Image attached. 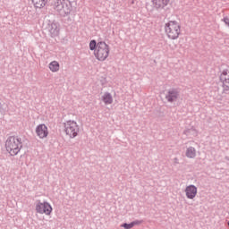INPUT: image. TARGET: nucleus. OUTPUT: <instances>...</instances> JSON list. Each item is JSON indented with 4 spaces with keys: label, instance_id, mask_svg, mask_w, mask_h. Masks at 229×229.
Listing matches in <instances>:
<instances>
[{
    "label": "nucleus",
    "instance_id": "obj_1",
    "mask_svg": "<svg viewBox=\"0 0 229 229\" xmlns=\"http://www.w3.org/2000/svg\"><path fill=\"white\" fill-rule=\"evenodd\" d=\"M89 49L94 51V55L99 62H105L110 55V47L103 41L97 43L96 40H91Z\"/></svg>",
    "mask_w": 229,
    "mask_h": 229
},
{
    "label": "nucleus",
    "instance_id": "obj_2",
    "mask_svg": "<svg viewBox=\"0 0 229 229\" xmlns=\"http://www.w3.org/2000/svg\"><path fill=\"white\" fill-rule=\"evenodd\" d=\"M165 33L170 40H176L182 35V25L176 21L165 23Z\"/></svg>",
    "mask_w": 229,
    "mask_h": 229
},
{
    "label": "nucleus",
    "instance_id": "obj_3",
    "mask_svg": "<svg viewBox=\"0 0 229 229\" xmlns=\"http://www.w3.org/2000/svg\"><path fill=\"white\" fill-rule=\"evenodd\" d=\"M5 149L12 157H15L22 149V141L18 137L11 136L5 141Z\"/></svg>",
    "mask_w": 229,
    "mask_h": 229
},
{
    "label": "nucleus",
    "instance_id": "obj_4",
    "mask_svg": "<svg viewBox=\"0 0 229 229\" xmlns=\"http://www.w3.org/2000/svg\"><path fill=\"white\" fill-rule=\"evenodd\" d=\"M64 131L69 139H76L80 133V125L74 120L66 121L64 123Z\"/></svg>",
    "mask_w": 229,
    "mask_h": 229
},
{
    "label": "nucleus",
    "instance_id": "obj_5",
    "mask_svg": "<svg viewBox=\"0 0 229 229\" xmlns=\"http://www.w3.org/2000/svg\"><path fill=\"white\" fill-rule=\"evenodd\" d=\"M36 212L41 215L45 214V216H51L53 212V207H51V204H49V202L38 201L36 204Z\"/></svg>",
    "mask_w": 229,
    "mask_h": 229
},
{
    "label": "nucleus",
    "instance_id": "obj_6",
    "mask_svg": "<svg viewBox=\"0 0 229 229\" xmlns=\"http://www.w3.org/2000/svg\"><path fill=\"white\" fill-rule=\"evenodd\" d=\"M35 131L38 139H47L49 136V129L47 128V125L44 123L37 125Z\"/></svg>",
    "mask_w": 229,
    "mask_h": 229
},
{
    "label": "nucleus",
    "instance_id": "obj_7",
    "mask_svg": "<svg viewBox=\"0 0 229 229\" xmlns=\"http://www.w3.org/2000/svg\"><path fill=\"white\" fill-rule=\"evenodd\" d=\"M220 81L224 90H229V71L224 70L220 74Z\"/></svg>",
    "mask_w": 229,
    "mask_h": 229
},
{
    "label": "nucleus",
    "instance_id": "obj_8",
    "mask_svg": "<svg viewBox=\"0 0 229 229\" xmlns=\"http://www.w3.org/2000/svg\"><path fill=\"white\" fill-rule=\"evenodd\" d=\"M180 97V92L177 91V89H169L165 95V99L168 101V103H173L178 99Z\"/></svg>",
    "mask_w": 229,
    "mask_h": 229
},
{
    "label": "nucleus",
    "instance_id": "obj_9",
    "mask_svg": "<svg viewBox=\"0 0 229 229\" xmlns=\"http://www.w3.org/2000/svg\"><path fill=\"white\" fill-rule=\"evenodd\" d=\"M185 193L188 199H194L198 194V188L194 185L187 186L185 189Z\"/></svg>",
    "mask_w": 229,
    "mask_h": 229
},
{
    "label": "nucleus",
    "instance_id": "obj_10",
    "mask_svg": "<svg viewBox=\"0 0 229 229\" xmlns=\"http://www.w3.org/2000/svg\"><path fill=\"white\" fill-rule=\"evenodd\" d=\"M171 3V0H152V6L156 10H162Z\"/></svg>",
    "mask_w": 229,
    "mask_h": 229
},
{
    "label": "nucleus",
    "instance_id": "obj_11",
    "mask_svg": "<svg viewBox=\"0 0 229 229\" xmlns=\"http://www.w3.org/2000/svg\"><path fill=\"white\" fill-rule=\"evenodd\" d=\"M48 31L51 33L52 37H58V35H60V25H58V23L52 22L48 26Z\"/></svg>",
    "mask_w": 229,
    "mask_h": 229
},
{
    "label": "nucleus",
    "instance_id": "obj_12",
    "mask_svg": "<svg viewBox=\"0 0 229 229\" xmlns=\"http://www.w3.org/2000/svg\"><path fill=\"white\" fill-rule=\"evenodd\" d=\"M31 3L36 10H42V8H46L47 0H31Z\"/></svg>",
    "mask_w": 229,
    "mask_h": 229
},
{
    "label": "nucleus",
    "instance_id": "obj_13",
    "mask_svg": "<svg viewBox=\"0 0 229 229\" xmlns=\"http://www.w3.org/2000/svg\"><path fill=\"white\" fill-rule=\"evenodd\" d=\"M54 8L57 12H63V13H69V11H66L65 7H64V4L62 3V0H56L54 3Z\"/></svg>",
    "mask_w": 229,
    "mask_h": 229
},
{
    "label": "nucleus",
    "instance_id": "obj_14",
    "mask_svg": "<svg viewBox=\"0 0 229 229\" xmlns=\"http://www.w3.org/2000/svg\"><path fill=\"white\" fill-rule=\"evenodd\" d=\"M101 99L105 105H112L114 103V98H112V94L108 92L104 93Z\"/></svg>",
    "mask_w": 229,
    "mask_h": 229
},
{
    "label": "nucleus",
    "instance_id": "obj_15",
    "mask_svg": "<svg viewBox=\"0 0 229 229\" xmlns=\"http://www.w3.org/2000/svg\"><path fill=\"white\" fill-rule=\"evenodd\" d=\"M52 72H58L60 71V64L57 61H53L48 64Z\"/></svg>",
    "mask_w": 229,
    "mask_h": 229
},
{
    "label": "nucleus",
    "instance_id": "obj_16",
    "mask_svg": "<svg viewBox=\"0 0 229 229\" xmlns=\"http://www.w3.org/2000/svg\"><path fill=\"white\" fill-rule=\"evenodd\" d=\"M185 156L187 158H196V148L194 147H189L186 149Z\"/></svg>",
    "mask_w": 229,
    "mask_h": 229
},
{
    "label": "nucleus",
    "instance_id": "obj_17",
    "mask_svg": "<svg viewBox=\"0 0 229 229\" xmlns=\"http://www.w3.org/2000/svg\"><path fill=\"white\" fill-rule=\"evenodd\" d=\"M123 228H125V229L133 228V224H124Z\"/></svg>",
    "mask_w": 229,
    "mask_h": 229
}]
</instances>
